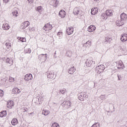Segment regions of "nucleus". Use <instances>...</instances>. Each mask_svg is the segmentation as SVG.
<instances>
[{
	"label": "nucleus",
	"mask_w": 127,
	"mask_h": 127,
	"mask_svg": "<svg viewBox=\"0 0 127 127\" xmlns=\"http://www.w3.org/2000/svg\"><path fill=\"white\" fill-rule=\"evenodd\" d=\"M75 71H76V68H75V67L72 66L68 70V73L69 74H73Z\"/></svg>",
	"instance_id": "22"
},
{
	"label": "nucleus",
	"mask_w": 127,
	"mask_h": 127,
	"mask_svg": "<svg viewBox=\"0 0 127 127\" xmlns=\"http://www.w3.org/2000/svg\"><path fill=\"white\" fill-rule=\"evenodd\" d=\"M102 19H107L108 18V16L106 13H103L102 14Z\"/></svg>",
	"instance_id": "33"
},
{
	"label": "nucleus",
	"mask_w": 127,
	"mask_h": 127,
	"mask_svg": "<svg viewBox=\"0 0 127 127\" xmlns=\"http://www.w3.org/2000/svg\"><path fill=\"white\" fill-rule=\"evenodd\" d=\"M36 10H37V11H39V12H42V11H43V8H42V6H38Z\"/></svg>",
	"instance_id": "30"
},
{
	"label": "nucleus",
	"mask_w": 127,
	"mask_h": 127,
	"mask_svg": "<svg viewBox=\"0 0 127 127\" xmlns=\"http://www.w3.org/2000/svg\"><path fill=\"white\" fill-rule=\"evenodd\" d=\"M0 118H3V117H6V111H4L0 112Z\"/></svg>",
	"instance_id": "27"
},
{
	"label": "nucleus",
	"mask_w": 127,
	"mask_h": 127,
	"mask_svg": "<svg viewBox=\"0 0 127 127\" xmlns=\"http://www.w3.org/2000/svg\"><path fill=\"white\" fill-rule=\"evenodd\" d=\"M52 127H60L59 124L54 123L52 125Z\"/></svg>",
	"instance_id": "34"
},
{
	"label": "nucleus",
	"mask_w": 127,
	"mask_h": 127,
	"mask_svg": "<svg viewBox=\"0 0 127 127\" xmlns=\"http://www.w3.org/2000/svg\"><path fill=\"white\" fill-rule=\"evenodd\" d=\"M6 62L7 63V64H8L9 66H11V65L13 64V60H12L11 58H7Z\"/></svg>",
	"instance_id": "17"
},
{
	"label": "nucleus",
	"mask_w": 127,
	"mask_h": 127,
	"mask_svg": "<svg viewBox=\"0 0 127 127\" xmlns=\"http://www.w3.org/2000/svg\"><path fill=\"white\" fill-rule=\"evenodd\" d=\"M73 13L74 15H78V16H82L84 14V12L81 9V7H76L73 9Z\"/></svg>",
	"instance_id": "1"
},
{
	"label": "nucleus",
	"mask_w": 127,
	"mask_h": 127,
	"mask_svg": "<svg viewBox=\"0 0 127 127\" xmlns=\"http://www.w3.org/2000/svg\"><path fill=\"white\" fill-rule=\"evenodd\" d=\"M49 114H50L49 110H44L42 111V114L44 115V116H48Z\"/></svg>",
	"instance_id": "24"
},
{
	"label": "nucleus",
	"mask_w": 127,
	"mask_h": 127,
	"mask_svg": "<svg viewBox=\"0 0 127 127\" xmlns=\"http://www.w3.org/2000/svg\"><path fill=\"white\" fill-rule=\"evenodd\" d=\"M12 13L13 16H18V11L16 10L12 12Z\"/></svg>",
	"instance_id": "32"
},
{
	"label": "nucleus",
	"mask_w": 127,
	"mask_h": 127,
	"mask_svg": "<svg viewBox=\"0 0 127 127\" xmlns=\"http://www.w3.org/2000/svg\"><path fill=\"white\" fill-rule=\"evenodd\" d=\"M106 14L107 15V16H112L113 15V11L111 10H107Z\"/></svg>",
	"instance_id": "25"
},
{
	"label": "nucleus",
	"mask_w": 127,
	"mask_h": 127,
	"mask_svg": "<svg viewBox=\"0 0 127 127\" xmlns=\"http://www.w3.org/2000/svg\"><path fill=\"white\" fill-rule=\"evenodd\" d=\"M4 94V92H3V91L0 90V97H3Z\"/></svg>",
	"instance_id": "38"
},
{
	"label": "nucleus",
	"mask_w": 127,
	"mask_h": 127,
	"mask_svg": "<svg viewBox=\"0 0 127 127\" xmlns=\"http://www.w3.org/2000/svg\"><path fill=\"white\" fill-rule=\"evenodd\" d=\"M92 45L91 41H88L86 43L84 44V47L86 48H89Z\"/></svg>",
	"instance_id": "21"
},
{
	"label": "nucleus",
	"mask_w": 127,
	"mask_h": 127,
	"mask_svg": "<svg viewBox=\"0 0 127 127\" xmlns=\"http://www.w3.org/2000/svg\"><path fill=\"white\" fill-rule=\"evenodd\" d=\"M26 53H31V50L30 49H27L25 51Z\"/></svg>",
	"instance_id": "39"
},
{
	"label": "nucleus",
	"mask_w": 127,
	"mask_h": 127,
	"mask_svg": "<svg viewBox=\"0 0 127 127\" xmlns=\"http://www.w3.org/2000/svg\"><path fill=\"white\" fill-rule=\"evenodd\" d=\"M17 39L21 42H26V39L25 37H18Z\"/></svg>",
	"instance_id": "28"
},
{
	"label": "nucleus",
	"mask_w": 127,
	"mask_h": 127,
	"mask_svg": "<svg viewBox=\"0 0 127 127\" xmlns=\"http://www.w3.org/2000/svg\"><path fill=\"white\" fill-rule=\"evenodd\" d=\"M120 39L122 42H126V41H127V34H123L121 36Z\"/></svg>",
	"instance_id": "13"
},
{
	"label": "nucleus",
	"mask_w": 127,
	"mask_h": 127,
	"mask_svg": "<svg viewBox=\"0 0 127 127\" xmlns=\"http://www.w3.org/2000/svg\"><path fill=\"white\" fill-rule=\"evenodd\" d=\"M5 45L6 48L8 49V50H10V49H11V43H6Z\"/></svg>",
	"instance_id": "29"
},
{
	"label": "nucleus",
	"mask_w": 127,
	"mask_h": 127,
	"mask_svg": "<svg viewBox=\"0 0 127 127\" xmlns=\"http://www.w3.org/2000/svg\"><path fill=\"white\" fill-rule=\"evenodd\" d=\"M98 11H99V9L98 7H94L91 9V14L92 15H95L98 13Z\"/></svg>",
	"instance_id": "12"
},
{
	"label": "nucleus",
	"mask_w": 127,
	"mask_h": 127,
	"mask_svg": "<svg viewBox=\"0 0 127 127\" xmlns=\"http://www.w3.org/2000/svg\"><path fill=\"white\" fill-rule=\"evenodd\" d=\"M59 4V1L58 0H52L50 2L51 5L53 6V7H56V6H57Z\"/></svg>",
	"instance_id": "8"
},
{
	"label": "nucleus",
	"mask_w": 127,
	"mask_h": 127,
	"mask_svg": "<svg viewBox=\"0 0 127 127\" xmlns=\"http://www.w3.org/2000/svg\"><path fill=\"white\" fill-rule=\"evenodd\" d=\"M47 77L48 79H54V72H50L48 74Z\"/></svg>",
	"instance_id": "19"
},
{
	"label": "nucleus",
	"mask_w": 127,
	"mask_h": 127,
	"mask_svg": "<svg viewBox=\"0 0 127 127\" xmlns=\"http://www.w3.org/2000/svg\"><path fill=\"white\" fill-rule=\"evenodd\" d=\"M52 28H53L52 25L50 24V23H48L47 24H45V26L43 27V29L45 30V31H47V32H48L50 30H51Z\"/></svg>",
	"instance_id": "5"
},
{
	"label": "nucleus",
	"mask_w": 127,
	"mask_h": 127,
	"mask_svg": "<svg viewBox=\"0 0 127 127\" xmlns=\"http://www.w3.org/2000/svg\"><path fill=\"white\" fill-rule=\"evenodd\" d=\"M120 17L122 21H125V20H127V15L125 13H122L120 15Z\"/></svg>",
	"instance_id": "14"
},
{
	"label": "nucleus",
	"mask_w": 127,
	"mask_h": 127,
	"mask_svg": "<svg viewBox=\"0 0 127 127\" xmlns=\"http://www.w3.org/2000/svg\"><path fill=\"white\" fill-rule=\"evenodd\" d=\"M33 0H28V2H29V3H33Z\"/></svg>",
	"instance_id": "40"
},
{
	"label": "nucleus",
	"mask_w": 127,
	"mask_h": 127,
	"mask_svg": "<svg viewBox=\"0 0 127 127\" xmlns=\"http://www.w3.org/2000/svg\"><path fill=\"white\" fill-rule=\"evenodd\" d=\"M96 30V26L94 25L89 26L87 28V31L89 32H93Z\"/></svg>",
	"instance_id": "10"
},
{
	"label": "nucleus",
	"mask_w": 127,
	"mask_h": 127,
	"mask_svg": "<svg viewBox=\"0 0 127 127\" xmlns=\"http://www.w3.org/2000/svg\"><path fill=\"white\" fill-rule=\"evenodd\" d=\"M14 106V103H13V101L10 100L7 102V107L8 109H12Z\"/></svg>",
	"instance_id": "9"
},
{
	"label": "nucleus",
	"mask_w": 127,
	"mask_h": 127,
	"mask_svg": "<svg viewBox=\"0 0 127 127\" xmlns=\"http://www.w3.org/2000/svg\"><path fill=\"white\" fill-rule=\"evenodd\" d=\"M58 36L60 37H61V36H63V32H59L58 33Z\"/></svg>",
	"instance_id": "37"
},
{
	"label": "nucleus",
	"mask_w": 127,
	"mask_h": 127,
	"mask_svg": "<svg viewBox=\"0 0 127 127\" xmlns=\"http://www.w3.org/2000/svg\"><path fill=\"white\" fill-rule=\"evenodd\" d=\"M66 32L68 35H71V34H72L74 32V29L72 27H68L66 30Z\"/></svg>",
	"instance_id": "15"
},
{
	"label": "nucleus",
	"mask_w": 127,
	"mask_h": 127,
	"mask_svg": "<svg viewBox=\"0 0 127 127\" xmlns=\"http://www.w3.org/2000/svg\"><path fill=\"white\" fill-rule=\"evenodd\" d=\"M91 127H97V125H96V124H94Z\"/></svg>",
	"instance_id": "43"
},
{
	"label": "nucleus",
	"mask_w": 127,
	"mask_h": 127,
	"mask_svg": "<svg viewBox=\"0 0 127 127\" xmlns=\"http://www.w3.org/2000/svg\"><path fill=\"white\" fill-rule=\"evenodd\" d=\"M63 104H64L65 106H66V107H70V106H71V101L69 100L64 101Z\"/></svg>",
	"instance_id": "26"
},
{
	"label": "nucleus",
	"mask_w": 127,
	"mask_h": 127,
	"mask_svg": "<svg viewBox=\"0 0 127 127\" xmlns=\"http://www.w3.org/2000/svg\"><path fill=\"white\" fill-rule=\"evenodd\" d=\"M59 15L62 18H63L65 17V16L66 15V12L64 10H61L59 12Z\"/></svg>",
	"instance_id": "18"
},
{
	"label": "nucleus",
	"mask_w": 127,
	"mask_h": 127,
	"mask_svg": "<svg viewBox=\"0 0 127 127\" xmlns=\"http://www.w3.org/2000/svg\"><path fill=\"white\" fill-rule=\"evenodd\" d=\"M12 92L13 94H19V93L20 92V89L17 88H15L12 89Z\"/></svg>",
	"instance_id": "23"
},
{
	"label": "nucleus",
	"mask_w": 127,
	"mask_h": 127,
	"mask_svg": "<svg viewBox=\"0 0 127 127\" xmlns=\"http://www.w3.org/2000/svg\"><path fill=\"white\" fill-rule=\"evenodd\" d=\"M33 79V77L32 76V74L31 73H28L25 75L24 80L25 81H30Z\"/></svg>",
	"instance_id": "7"
},
{
	"label": "nucleus",
	"mask_w": 127,
	"mask_h": 127,
	"mask_svg": "<svg viewBox=\"0 0 127 127\" xmlns=\"http://www.w3.org/2000/svg\"><path fill=\"white\" fill-rule=\"evenodd\" d=\"M86 64L87 67H91L93 64H95V62L94 61V60H93V58H90L87 60Z\"/></svg>",
	"instance_id": "3"
},
{
	"label": "nucleus",
	"mask_w": 127,
	"mask_h": 127,
	"mask_svg": "<svg viewBox=\"0 0 127 127\" xmlns=\"http://www.w3.org/2000/svg\"><path fill=\"white\" fill-rule=\"evenodd\" d=\"M116 63L117 64L116 67H117L118 69H124L125 68V65L121 60L116 62Z\"/></svg>",
	"instance_id": "4"
},
{
	"label": "nucleus",
	"mask_w": 127,
	"mask_h": 127,
	"mask_svg": "<svg viewBox=\"0 0 127 127\" xmlns=\"http://www.w3.org/2000/svg\"><path fill=\"white\" fill-rule=\"evenodd\" d=\"M30 24V23H29V22L26 21L21 24L20 28L21 29H25L27 26H29Z\"/></svg>",
	"instance_id": "6"
},
{
	"label": "nucleus",
	"mask_w": 127,
	"mask_h": 127,
	"mask_svg": "<svg viewBox=\"0 0 127 127\" xmlns=\"http://www.w3.org/2000/svg\"><path fill=\"white\" fill-rule=\"evenodd\" d=\"M3 1L4 3H7L9 1V0H3Z\"/></svg>",
	"instance_id": "41"
},
{
	"label": "nucleus",
	"mask_w": 127,
	"mask_h": 127,
	"mask_svg": "<svg viewBox=\"0 0 127 127\" xmlns=\"http://www.w3.org/2000/svg\"><path fill=\"white\" fill-rule=\"evenodd\" d=\"M9 82H10V83H13V82H14V78L12 77H9Z\"/></svg>",
	"instance_id": "36"
},
{
	"label": "nucleus",
	"mask_w": 127,
	"mask_h": 127,
	"mask_svg": "<svg viewBox=\"0 0 127 127\" xmlns=\"http://www.w3.org/2000/svg\"><path fill=\"white\" fill-rule=\"evenodd\" d=\"M112 40H113V39H112V38H111L110 37H107L106 38V41L107 42H111V41H112Z\"/></svg>",
	"instance_id": "35"
},
{
	"label": "nucleus",
	"mask_w": 127,
	"mask_h": 127,
	"mask_svg": "<svg viewBox=\"0 0 127 127\" xmlns=\"http://www.w3.org/2000/svg\"><path fill=\"white\" fill-rule=\"evenodd\" d=\"M96 72L98 74H101V73H103L104 72V70H105V67L104 64H100L96 66Z\"/></svg>",
	"instance_id": "2"
},
{
	"label": "nucleus",
	"mask_w": 127,
	"mask_h": 127,
	"mask_svg": "<svg viewBox=\"0 0 127 127\" xmlns=\"http://www.w3.org/2000/svg\"><path fill=\"white\" fill-rule=\"evenodd\" d=\"M11 124L12 126H16L18 124L17 119L13 118L11 121Z\"/></svg>",
	"instance_id": "16"
},
{
	"label": "nucleus",
	"mask_w": 127,
	"mask_h": 127,
	"mask_svg": "<svg viewBox=\"0 0 127 127\" xmlns=\"http://www.w3.org/2000/svg\"><path fill=\"white\" fill-rule=\"evenodd\" d=\"M2 28L3 30H8L10 28V26L8 23L5 22L3 24Z\"/></svg>",
	"instance_id": "11"
},
{
	"label": "nucleus",
	"mask_w": 127,
	"mask_h": 127,
	"mask_svg": "<svg viewBox=\"0 0 127 127\" xmlns=\"http://www.w3.org/2000/svg\"><path fill=\"white\" fill-rule=\"evenodd\" d=\"M118 80L120 81V80H122V78H121V77L120 76H118Z\"/></svg>",
	"instance_id": "42"
},
{
	"label": "nucleus",
	"mask_w": 127,
	"mask_h": 127,
	"mask_svg": "<svg viewBox=\"0 0 127 127\" xmlns=\"http://www.w3.org/2000/svg\"><path fill=\"white\" fill-rule=\"evenodd\" d=\"M94 0V1H99L100 0Z\"/></svg>",
	"instance_id": "44"
},
{
	"label": "nucleus",
	"mask_w": 127,
	"mask_h": 127,
	"mask_svg": "<svg viewBox=\"0 0 127 127\" xmlns=\"http://www.w3.org/2000/svg\"><path fill=\"white\" fill-rule=\"evenodd\" d=\"M66 55L67 57H71V56H72V51H68L66 52Z\"/></svg>",
	"instance_id": "31"
},
{
	"label": "nucleus",
	"mask_w": 127,
	"mask_h": 127,
	"mask_svg": "<svg viewBox=\"0 0 127 127\" xmlns=\"http://www.w3.org/2000/svg\"><path fill=\"white\" fill-rule=\"evenodd\" d=\"M116 25L118 26H122V25H124V22L121 20H118L116 21Z\"/></svg>",
	"instance_id": "20"
}]
</instances>
